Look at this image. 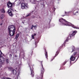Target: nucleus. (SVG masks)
I'll list each match as a JSON object with an SVG mask.
<instances>
[{"label": "nucleus", "instance_id": "obj_3", "mask_svg": "<svg viewBox=\"0 0 79 79\" xmlns=\"http://www.w3.org/2000/svg\"><path fill=\"white\" fill-rule=\"evenodd\" d=\"M3 55V54L2 53V51L0 50V64H3L4 63L5 59L2 57Z\"/></svg>", "mask_w": 79, "mask_h": 79}, {"label": "nucleus", "instance_id": "obj_16", "mask_svg": "<svg viewBox=\"0 0 79 79\" xmlns=\"http://www.w3.org/2000/svg\"><path fill=\"white\" fill-rule=\"evenodd\" d=\"M75 48H74V46H72V49H71L72 50V51H71V52H74L75 51Z\"/></svg>", "mask_w": 79, "mask_h": 79}, {"label": "nucleus", "instance_id": "obj_5", "mask_svg": "<svg viewBox=\"0 0 79 79\" xmlns=\"http://www.w3.org/2000/svg\"><path fill=\"white\" fill-rule=\"evenodd\" d=\"M77 53V52H75L72 55L70 58V60H71L70 63H71V61H74L75 59H76V54Z\"/></svg>", "mask_w": 79, "mask_h": 79}, {"label": "nucleus", "instance_id": "obj_1", "mask_svg": "<svg viewBox=\"0 0 79 79\" xmlns=\"http://www.w3.org/2000/svg\"><path fill=\"white\" fill-rule=\"evenodd\" d=\"M59 22H61V25L63 26H71V25H72V27L74 29H79V27H77L74 25H73L71 23L66 21L65 20L62 18L59 19Z\"/></svg>", "mask_w": 79, "mask_h": 79}, {"label": "nucleus", "instance_id": "obj_9", "mask_svg": "<svg viewBox=\"0 0 79 79\" xmlns=\"http://www.w3.org/2000/svg\"><path fill=\"white\" fill-rule=\"evenodd\" d=\"M29 65L30 66V70L31 71V75L32 77H34V71H33L34 68H32V66L30 65L29 64Z\"/></svg>", "mask_w": 79, "mask_h": 79}, {"label": "nucleus", "instance_id": "obj_23", "mask_svg": "<svg viewBox=\"0 0 79 79\" xmlns=\"http://www.w3.org/2000/svg\"><path fill=\"white\" fill-rule=\"evenodd\" d=\"M6 63H9V60L8 59H6Z\"/></svg>", "mask_w": 79, "mask_h": 79}, {"label": "nucleus", "instance_id": "obj_8", "mask_svg": "<svg viewBox=\"0 0 79 79\" xmlns=\"http://www.w3.org/2000/svg\"><path fill=\"white\" fill-rule=\"evenodd\" d=\"M73 13L74 15H76L79 13V10L77 7H75L74 9Z\"/></svg>", "mask_w": 79, "mask_h": 79}, {"label": "nucleus", "instance_id": "obj_18", "mask_svg": "<svg viewBox=\"0 0 79 79\" xmlns=\"http://www.w3.org/2000/svg\"><path fill=\"white\" fill-rule=\"evenodd\" d=\"M36 34L35 33L34 35H32V37L33 39H34V36L36 35Z\"/></svg>", "mask_w": 79, "mask_h": 79}, {"label": "nucleus", "instance_id": "obj_14", "mask_svg": "<svg viewBox=\"0 0 79 79\" xmlns=\"http://www.w3.org/2000/svg\"><path fill=\"white\" fill-rule=\"evenodd\" d=\"M67 41H68V38H67V39L64 42V44L62 45V46H64L65 47V44H66V42H67Z\"/></svg>", "mask_w": 79, "mask_h": 79}, {"label": "nucleus", "instance_id": "obj_7", "mask_svg": "<svg viewBox=\"0 0 79 79\" xmlns=\"http://www.w3.org/2000/svg\"><path fill=\"white\" fill-rule=\"evenodd\" d=\"M21 8L22 9H27L29 8V6L27 4L23 3L21 4Z\"/></svg>", "mask_w": 79, "mask_h": 79}, {"label": "nucleus", "instance_id": "obj_21", "mask_svg": "<svg viewBox=\"0 0 79 79\" xmlns=\"http://www.w3.org/2000/svg\"><path fill=\"white\" fill-rule=\"evenodd\" d=\"M35 16H34V15H33L31 16V18H36L37 17L39 16V14H38V16H37L35 15Z\"/></svg>", "mask_w": 79, "mask_h": 79}, {"label": "nucleus", "instance_id": "obj_13", "mask_svg": "<svg viewBox=\"0 0 79 79\" xmlns=\"http://www.w3.org/2000/svg\"><path fill=\"white\" fill-rule=\"evenodd\" d=\"M0 11L2 12V13H5V10L4 8H3L2 9H0Z\"/></svg>", "mask_w": 79, "mask_h": 79}, {"label": "nucleus", "instance_id": "obj_34", "mask_svg": "<svg viewBox=\"0 0 79 79\" xmlns=\"http://www.w3.org/2000/svg\"><path fill=\"white\" fill-rule=\"evenodd\" d=\"M65 64H64V65Z\"/></svg>", "mask_w": 79, "mask_h": 79}, {"label": "nucleus", "instance_id": "obj_33", "mask_svg": "<svg viewBox=\"0 0 79 79\" xmlns=\"http://www.w3.org/2000/svg\"><path fill=\"white\" fill-rule=\"evenodd\" d=\"M35 44H36V42H35Z\"/></svg>", "mask_w": 79, "mask_h": 79}, {"label": "nucleus", "instance_id": "obj_4", "mask_svg": "<svg viewBox=\"0 0 79 79\" xmlns=\"http://www.w3.org/2000/svg\"><path fill=\"white\" fill-rule=\"evenodd\" d=\"M9 70H10L12 72L13 74L15 75L17 74L18 76H19V73H20V71H18V72H16V70L13 69V68L11 67H9Z\"/></svg>", "mask_w": 79, "mask_h": 79}, {"label": "nucleus", "instance_id": "obj_29", "mask_svg": "<svg viewBox=\"0 0 79 79\" xmlns=\"http://www.w3.org/2000/svg\"><path fill=\"white\" fill-rule=\"evenodd\" d=\"M53 59H54V58ZM53 59H52V60H51V61H53Z\"/></svg>", "mask_w": 79, "mask_h": 79}, {"label": "nucleus", "instance_id": "obj_12", "mask_svg": "<svg viewBox=\"0 0 79 79\" xmlns=\"http://www.w3.org/2000/svg\"><path fill=\"white\" fill-rule=\"evenodd\" d=\"M7 6L9 8H12V5L11 2H9L7 4Z\"/></svg>", "mask_w": 79, "mask_h": 79}, {"label": "nucleus", "instance_id": "obj_25", "mask_svg": "<svg viewBox=\"0 0 79 79\" xmlns=\"http://www.w3.org/2000/svg\"><path fill=\"white\" fill-rule=\"evenodd\" d=\"M58 52H56V53L55 54V57L56 56H57V55H58Z\"/></svg>", "mask_w": 79, "mask_h": 79}, {"label": "nucleus", "instance_id": "obj_27", "mask_svg": "<svg viewBox=\"0 0 79 79\" xmlns=\"http://www.w3.org/2000/svg\"><path fill=\"white\" fill-rule=\"evenodd\" d=\"M2 24H3V23H1V24H0V26H2Z\"/></svg>", "mask_w": 79, "mask_h": 79}, {"label": "nucleus", "instance_id": "obj_10", "mask_svg": "<svg viewBox=\"0 0 79 79\" xmlns=\"http://www.w3.org/2000/svg\"><path fill=\"white\" fill-rule=\"evenodd\" d=\"M76 33H77V31H74L73 32H72L71 33H70L69 34L70 37H72L73 36H74V35H75V34H76Z\"/></svg>", "mask_w": 79, "mask_h": 79}, {"label": "nucleus", "instance_id": "obj_32", "mask_svg": "<svg viewBox=\"0 0 79 79\" xmlns=\"http://www.w3.org/2000/svg\"><path fill=\"white\" fill-rule=\"evenodd\" d=\"M65 16L64 15H62V16Z\"/></svg>", "mask_w": 79, "mask_h": 79}, {"label": "nucleus", "instance_id": "obj_22", "mask_svg": "<svg viewBox=\"0 0 79 79\" xmlns=\"http://www.w3.org/2000/svg\"><path fill=\"white\" fill-rule=\"evenodd\" d=\"M5 16H4V15H1V16H0V18L1 19H3V18H4V17Z\"/></svg>", "mask_w": 79, "mask_h": 79}, {"label": "nucleus", "instance_id": "obj_31", "mask_svg": "<svg viewBox=\"0 0 79 79\" xmlns=\"http://www.w3.org/2000/svg\"><path fill=\"white\" fill-rule=\"evenodd\" d=\"M79 58V57L77 58V60H77L78 59V58Z\"/></svg>", "mask_w": 79, "mask_h": 79}, {"label": "nucleus", "instance_id": "obj_17", "mask_svg": "<svg viewBox=\"0 0 79 79\" xmlns=\"http://www.w3.org/2000/svg\"><path fill=\"white\" fill-rule=\"evenodd\" d=\"M45 56L46 58H47L48 59V54L47 53V52H46V51L45 53Z\"/></svg>", "mask_w": 79, "mask_h": 79}, {"label": "nucleus", "instance_id": "obj_6", "mask_svg": "<svg viewBox=\"0 0 79 79\" xmlns=\"http://www.w3.org/2000/svg\"><path fill=\"white\" fill-rule=\"evenodd\" d=\"M32 14H34L35 15V16H38V13H37V12L36 11V10H34L32 12H31V13L27 14L26 17H27V16H29L31 15Z\"/></svg>", "mask_w": 79, "mask_h": 79}, {"label": "nucleus", "instance_id": "obj_24", "mask_svg": "<svg viewBox=\"0 0 79 79\" xmlns=\"http://www.w3.org/2000/svg\"><path fill=\"white\" fill-rule=\"evenodd\" d=\"M70 12H67L66 11H65V14H66V15H68V14H69V13H70Z\"/></svg>", "mask_w": 79, "mask_h": 79}, {"label": "nucleus", "instance_id": "obj_20", "mask_svg": "<svg viewBox=\"0 0 79 79\" xmlns=\"http://www.w3.org/2000/svg\"><path fill=\"white\" fill-rule=\"evenodd\" d=\"M31 2L32 3L35 4V0H31Z\"/></svg>", "mask_w": 79, "mask_h": 79}, {"label": "nucleus", "instance_id": "obj_19", "mask_svg": "<svg viewBox=\"0 0 79 79\" xmlns=\"http://www.w3.org/2000/svg\"><path fill=\"white\" fill-rule=\"evenodd\" d=\"M33 27H34V28H35L37 27V26L36 25H35V26L32 25L31 29H33Z\"/></svg>", "mask_w": 79, "mask_h": 79}, {"label": "nucleus", "instance_id": "obj_15", "mask_svg": "<svg viewBox=\"0 0 79 79\" xmlns=\"http://www.w3.org/2000/svg\"><path fill=\"white\" fill-rule=\"evenodd\" d=\"M19 34H16L15 37V39H18V37H19Z\"/></svg>", "mask_w": 79, "mask_h": 79}, {"label": "nucleus", "instance_id": "obj_30", "mask_svg": "<svg viewBox=\"0 0 79 79\" xmlns=\"http://www.w3.org/2000/svg\"><path fill=\"white\" fill-rule=\"evenodd\" d=\"M4 79H6V78H3Z\"/></svg>", "mask_w": 79, "mask_h": 79}, {"label": "nucleus", "instance_id": "obj_2", "mask_svg": "<svg viewBox=\"0 0 79 79\" xmlns=\"http://www.w3.org/2000/svg\"><path fill=\"white\" fill-rule=\"evenodd\" d=\"M8 31L9 32L10 36H13V35H15L16 31L15 27L13 25H10L8 28Z\"/></svg>", "mask_w": 79, "mask_h": 79}, {"label": "nucleus", "instance_id": "obj_26", "mask_svg": "<svg viewBox=\"0 0 79 79\" xmlns=\"http://www.w3.org/2000/svg\"><path fill=\"white\" fill-rule=\"evenodd\" d=\"M9 56L10 57H11V56H12V55L11 54H10Z\"/></svg>", "mask_w": 79, "mask_h": 79}, {"label": "nucleus", "instance_id": "obj_11", "mask_svg": "<svg viewBox=\"0 0 79 79\" xmlns=\"http://www.w3.org/2000/svg\"><path fill=\"white\" fill-rule=\"evenodd\" d=\"M11 10H12V11H13V9H10L8 10V12L10 16H13V13H12V11H11Z\"/></svg>", "mask_w": 79, "mask_h": 79}, {"label": "nucleus", "instance_id": "obj_28", "mask_svg": "<svg viewBox=\"0 0 79 79\" xmlns=\"http://www.w3.org/2000/svg\"><path fill=\"white\" fill-rule=\"evenodd\" d=\"M15 57H17V56H17V55H15Z\"/></svg>", "mask_w": 79, "mask_h": 79}]
</instances>
